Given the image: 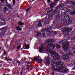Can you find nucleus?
<instances>
[{
  "mask_svg": "<svg viewBox=\"0 0 75 75\" xmlns=\"http://www.w3.org/2000/svg\"><path fill=\"white\" fill-rule=\"evenodd\" d=\"M16 61L18 64H20V61H18V60H16Z\"/></svg>",
  "mask_w": 75,
  "mask_h": 75,
  "instance_id": "obj_45",
  "label": "nucleus"
},
{
  "mask_svg": "<svg viewBox=\"0 0 75 75\" xmlns=\"http://www.w3.org/2000/svg\"><path fill=\"white\" fill-rule=\"evenodd\" d=\"M48 33H49V35H50L51 34V31H50V32H48Z\"/></svg>",
  "mask_w": 75,
  "mask_h": 75,
  "instance_id": "obj_50",
  "label": "nucleus"
},
{
  "mask_svg": "<svg viewBox=\"0 0 75 75\" xmlns=\"http://www.w3.org/2000/svg\"><path fill=\"white\" fill-rule=\"evenodd\" d=\"M6 14H8V13H6Z\"/></svg>",
  "mask_w": 75,
  "mask_h": 75,
  "instance_id": "obj_64",
  "label": "nucleus"
},
{
  "mask_svg": "<svg viewBox=\"0 0 75 75\" xmlns=\"http://www.w3.org/2000/svg\"><path fill=\"white\" fill-rule=\"evenodd\" d=\"M72 23V21L71 20H69L67 22V23L68 24H69L70 23Z\"/></svg>",
  "mask_w": 75,
  "mask_h": 75,
  "instance_id": "obj_29",
  "label": "nucleus"
},
{
  "mask_svg": "<svg viewBox=\"0 0 75 75\" xmlns=\"http://www.w3.org/2000/svg\"><path fill=\"white\" fill-rule=\"evenodd\" d=\"M55 6H56V4L55 3H53L51 4H50V8H54V7Z\"/></svg>",
  "mask_w": 75,
  "mask_h": 75,
  "instance_id": "obj_13",
  "label": "nucleus"
},
{
  "mask_svg": "<svg viewBox=\"0 0 75 75\" xmlns=\"http://www.w3.org/2000/svg\"><path fill=\"white\" fill-rule=\"evenodd\" d=\"M0 30H2V31L0 33V37H1L2 36H3L4 35V33H6V29H5V27H4L0 29Z\"/></svg>",
  "mask_w": 75,
  "mask_h": 75,
  "instance_id": "obj_8",
  "label": "nucleus"
},
{
  "mask_svg": "<svg viewBox=\"0 0 75 75\" xmlns=\"http://www.w3.org/2000/svg\"><path fill=\"white\" fill-rule=\"evenodd\" d=\"M61 53L62 54H64V52H63V51H61Z\"/></svg>",
  "mask_w": 75,
  "mask_h": 75,
  "instance_id": "obj_49",
  "label": "nucleus"
},
{
  "mask_svg": "<svg viewBox=\"0 0 75 75\" xmlns=\"http://www.w3.org/2000/svg\"><path fill=\"white\" fill-rule=\"evenodd\" d=\"M70 14L71 15H75V10L73 12L71 11Z\"/></svg>",
  "mask_w": 75,
  "mask_h": 75,
  "instance_id": "obj_24",
  "label": "nucleus"
},
{
  "mask_svg": "<svg viewBox=\"0 0 75 75\" xmlns=\"http://www.w3.org/2000/svg\"><path fill=\"white\" fill-rule=\"evenodd\" d=\"M8 69H5V70H7Z\"/></svg>",
  "mask_w": 75,
  "mask_h": 75,
  "instance_id": "obj_61",
  "label": "nucleus"
},
{
  "mask_svg": "<svg viewBox=\"0 0 75 75\" xmlns=\"http://www.w3.org/2000/svg\"><path fill=\"white\" fill-rule=\"evenodd\" d=\"M51 31V32L52 33L53 31H52V30L51 31Z\"/></svg>",
  "mask_w": 75,
  "mask_h": 75,
  "instance_id": "obj_55",
  "label": "nucleus"
},
{
  "mask_svg": "<svg viewBox=\"0 0 75 75\" xmlns=\"http://www.w3.org/2000/svg\"><path fill=\"white\" fill-rule=\"evenodd\" d=\"M26 69H28V67H26Z\"/></svg>",
  "mask_w": 75,
  "mask_h": 75,
  "instance_id": "obj_58",
  "label": "nucleus"
},
{
  "mask_svg": "<svg viewBox=\"0 0 75 75\" xmlns=\"http://www.w3.org/2000/svg\"><path fill=\"white\" fill-rule=\"evenodd\" d=\"M0 0L1 2H4L5 1V0Z\"/></svg>",
  "mask_w": 75,
  "mask_h": 75,
  "instance_id": "obj_47",
  "label": "nucleus"
},
{
  "mask_svg": "<svg viewBox=\"0 0 75 75\" xmlns=\"http://www.w3.org/2000/svg\"><path fill=\"white\" fill-rule=\"evenodd\" d=\"M74 69H75V67L73 69V70H74Z\"/></svg>",
  "mask_w": 75,
  "mask_h": 75,
  "instance_id": "obj_62",
  "label": "nucleus"
},
{
  "mask_svg": "<svg viewBox=\"0 0 75 75\" xmlns=\"http://www.w3.org/2000/svg\"><path fill=\"white\" fill-rule=\"evenodd\" d=\"M64 18L65 20L67 21V20H69V16H68L67 15H66L64 16Z\"/></svg>",
  "mask_w": 75,
  "mask_h": 75,
  "instance_id": "obj_16",
  "label": "nucleus"
},
{
  "mask_svg": "<svg viewBox=\"0 0 75 75\" xmlns=\"http://www.w3.org/2000/svg\"><path fill=\"white\" fill-rule=\"evenodd\" d=\"M47 2L48 3H50L51 2V0H47Z\"/></svg>",
  "mask_w": 75,
  "mask_h": 75,
  "instance_id": "obj_39",
  "label": "nucleus"
},
{
  "mask_svg": "<svg viewBox=\"0 0 75 75\" xmlns=\"http://www.w3.org/2000/svg\"><path fill=\"white\" fill-rule=\"evenodd\" d=\"M16 29L18 31H21V30H22V29L20 28V27L18 26H16Z\"/></svg>",
  "mask_w": 75,
  "mask_h": 75,
  "instance_id": "obj_18",
  "label": "nucleus"
},
{
  "mask_svg": "<svg viewBox=\"0 0 75 75\" xmlns=\"http://www.w3.org/2000/svg\"><path fill=\"white\" fill-rule=\"evenodd\" d=\"M37 62L38 63H41V62H42V60L41 59H39L38 61H37Z\"/></svg>",
  "mask_w": 75,
  "mask_h": 75,
  "instance_id": "obj_32",
  "label": "nucleus"
},
{
  "mask_svg": "<svg viewBox=\"0 0 75 75\" xmlns=\"http://www.w3.org/2000/svg\"><path fill=\"white\" fill-rule=\"evenodd\" d=\"M56 47L57 48H61V45L57 44L56 45Z\"/></svg>",
  "mask_w": 75,
  "mask_h": 75,
  "instance_id": "obj_28",
  "label": "nucleus"
},
{
  "mask_svg": "<svg viewBox=\"0 0 75 75\" xmlns=\"http://www.w3.org/2000/svg\"><path fill=\"white\" fill-rule=\"evenodd\" d=\"M2 25V22H0V25Z\"/></svg>",
  "mask_w": 75,
  "mask_h": 75,
  "instance_id": "obj_51",
  "label": "nucleus"
},
{
  "mask_svg": "<svg viewBox=\"0 0 75 75\" xmlns=\"http://www.w3.org/2000/svg\"><path fill=\"white\" fill-rule=\"evenodd\" d=\"M31 9V7H29L28 8V9H27L26 10V11L27 12H28V11H30V9Z\"/></svg>",
  "mask_w": 75,
  "mask_h": 75,
  "instance_id": "obj_33",
  "label": "nucleus"
},
{
  "mask_svg": "<svg viewBox=\"0 0 75 75\" xmlns=\"http://www.w3.org/2000/svg\"><path fill=\"white\" fill-rule=\"evenodd\" d=\"M63 7H64V4H60L57 6L55 8L56 9H59L60 8H62Z\"/></svg>",
  "mask_w": 75,
  "mask_h": 75,
  "instance_id": "obj_10",
  "label": "nucleus"
},
{
  "mask_svg": "<svg viewBox=\"0 0 75 75\" xmlns=\"http://www.w3.org/2000/svg\"><path fill=\"white\" fill-rule=\"evenodd\" d=\"M53 24H55V21H53Z\"/></svg>",
  "mask_w": 75,
  "mask_h": 75,
  "instance_id": "obj_48",
  "label": "nucleus"
},
{
  "mask_svg": "<svg viewBox=\"0 0 75 75\" xmlns=\"http://www.w3.org/2000/svg\"><path fill=\"white\" fill-rule=\"evenodd\" d=\"M55 45L51 43H50L47 45L46 49L48 52H50V51H51L52 50H54V49L55 48Z\"/></svg>",
  "mask_w": 75,
  "mask_h": 75,
  "instance_id": "obj_5",
  "label": "nucleus"
},
{
  "mask_svg": "<svg viewBox=\"0 0 75 75\" xmlns=\"http://www.w3.org/2000/svg\"><path fill=\"white\" fill-rule=\"evenodd\" d=\"M73 54L72 52H70L68 54H64L62 55V58L66 62H68L69 61V56H73Z\"/></svg>",
  "mask_w": 75,
  "mask_h": 75,
  "instance_id": "obj_4",
  "label": "nucleus"
},
{
  "mask_svg": "<svg viewBox=\"0 0 75 75\" xmlns=\"http://www.w3.org/2000/svg\"><path fill=\"white\" fill-rule=\"evenodd\" d=\"M73 53H74V54H75V50L74 51H73Z\"/></svg>",
  "mask_w": 75,
  "mask_h": 75,
  "instance_id": "obj_52",
  "label": "nucleus"
},
{
  "mask_svg": "<svg viewBox=\"0 0 75 75\" xmlns=\"http://www.w3.org/2000/svg\"><path fill=\"white\" fill-rule=\"evenodd\" d=\"M6 6L7 7H8L9 9H12V8H11V6L10 5H6Z\"/></svg>",
  "mask_w": 75,
  "mask_h": 75,
  "instance_id": "obj_25",
  "label": "nucleus"
},
{
  "mask_svg": "<svg viewBox=\"0 0 75 75\" xmlns=\"http://www.w3.org/2000/svg\"><path fill=\"white\" fill-rule=\"evenodd\" d=\"M62 15H64V16H66V15H67V12H65L63 13Z\"/></svg>",
  "mask_w": 75,
  "mask_h": 75,
  "instance_id": "obj_36",
  "label": "nucleus"
},
{
  "mask_svg": "<svg viewBox=\"0 0 75 75\" xmlns=\"http://www.w3.org/2000/svg\"><path fill=\"white\" fill-rule=\"evenodd\" d=\"M57 13V9L54 10L53 11L52 13V14L51 15V18H52V17H53V16H54V14H55V13Z\"/></svg>",
  "mask_w": 75,
  "mask_h": 75,
  "instance_id": "obj_11",
  "label": "nucleus"
},
{
  "mask_svg": "<svg viewBox=\"0 0 75 75\" xmlns=\"http://www.w3.org/2000/svg\"><path fill=\"white\" fill-rule=\"evenodd\" d=\"M56 64L57 65L55 66L52 67V69L54 71H59L62 72L63 73H65L68 71V69H65L63 70V69L65 68L64 66V62H56Z\"/></svg>",
  "mask_w": 75,
  "mask_h": 75,
  "instance_id": "obj_1",
  "label": "nucleus"
},
{
  "mask_svg": "<svg viewBox=\"0 0 75 75\" xmlns=\"http://www.w3.org/2000/svg\"><path fill=\"white\" fill-rule=\"evenodd\" d=\"M21 75H23V72H21Z\"/></svg>",
  "mask_w": 75,
  "mask_h": 75,
  "instance_id": "obj_56",
  "label": "nucleus"
},
{
  "mask_svg": "<svg viewBox=\"0 0 75 75\" xmlns=\"http://www.w3.org/2000/svg\"><path fill=\"white\" fill-rule=\"evenodd\" d=\"M58 14L56 15L55 17L56 20L58 22H59L60 21L61 16H62V13L61 12L58 11Z\"/></svg>",
  "mask_w": 75,
  "mask_h": 75,
  "instance_id": "obj_6",
  "label": "nucleus"
},
{
  "mask_svg": "<svg viewBox=\"0 0 75 75\" xmlns=\"http://www.w3.org/2000/svg\"><path fill=\"white\" fill-rule=\"evenodd\" d=\"M72 50H75V47H73L72 48Z\"/></svg>",
  "mask_w": 75,
  "mask_h": 75,
  "instance_id": "obj_46",
  "label": "nucleus"
},
{
  "mask_svg": "<svg viewBox=\"0 0 75 75\" xmlns=\"http://www.w3.org/2000/svg\"><path fill=\"white\" fill-rule=\"evenodd\" d=\"M59 44L62 45L63 49L65 52H67L68 51V48L67 47H69V43L65 41V40H63L59 42Z\"/></svg>",
  "mask_w": 75,
  "mask_h": 75,
  "instance_id": "obj_2",
  "label": "nucleus"
},
{
  "mask_svg": "<svg viewBox=\"0 0 75 75\" xmlns=\"http://www.w3.org/2000/svg\"><path fill=\"white\" fill-rule=\"evenodd\" d=\"M1 19L2 20V21H3V19L2 18H1Z\"/></svg>",
  "mask_w": 75,
  "mask_h": 75,
  "instance_id": "obj_59",
  "label": "nucleus"
},
{
  "mask_svg": "<svg viewBox=\"0 0 75 75\" xmlns=\"http://www.w3.org/2000/svg\"><path fill=\"white\" fill-rule=\"evenodd\" d=\"M55 40L54 39H50L47 40H46V42L47 43H49L50 42H55Z\"/></svg>",
  "mask_w": 75,
  "mask_h": 75,
  "instance_id": "obj_12",
  "label": "nucleus"
},
{
  "mask_svg": "<svg viewBox=\"0 0 75 75\" xmlns=\"http://www.w3.org/2000/svg\"><path fill=\"white\" fill-rule=\"evenodd\" d=\"M6 48H8V46H7L6 47Z\"/></svg>",
  "mask_w": 75,
  "mask_h": 75,
  "instance_id": "obj_54",
  "label": "nucleus"
},
{
  "mask_svg": "<svg viewBox=\"0 0 75 75\" xmlns=\"http://www.w3.org/2000/svg\"><path fill=\"white\" fill-rule=\"evenodd\" d=\"M65 23V22L64 21V20L63 19H61L60 21V23H61V24H64V23Z\"/></svg>",
  "mask_w": 75,
  "mask_h": 75,
  "instance_id": "obj_26",
  "label": "nucleus"
},
{
  "mask_svg": "<svg viewBox=\"0 0 75 75\" xmlns=\"http://www.w3.org/2000/svg\"><path fill=\"white\" fill-rule=\"evenodd\" d=\"M27 63H28V64H30V62H28Z\"/></svg>",
  "mask_w": 75,
  "mask_h": 75,
  "instance_id": "obj_57",
  "label": "nucleus"
},
{
  "mask_svg": "<svg viewBox=\"0 0 75 75\" xmlns=\"http://www.w3.org/2000/svg\"><path fill=\"white\" fill-rule=\"evenodd\" d=\"M74 39H75V36L74 37Z\"/></svg>",
  "mask_w": 75,
  "mask_h": 75,
  "instance_id": "obj_63",
  "label": "nucleus"
},
{
  "mask_svg": "<svg viewBox=\"0 0 75 75\" xmlns=\"http://www.w3.org/2000/svg\"><path fill=\"white\" fill-rule=\"evenodd\" d=\"M21 47V45H20L19 46H18L17 47V49L18 50H19V49Z\"/></svg>",
  "mask_w": 75,
  "mask_h": 75,
  "instance_id": "obj_35",
  "label": "nucleus"
},
{
  "mask_svg": "<svg viewBox=\"0 0 75 75\" xmlns=\"http://www.w3.org/2000/svg\"><path fill=\"white\" fill-rule=\"evenodd\" d=\"M39 58H40V57H36L32 60V61H38V59Z\"/></svg>",
  "mask_w": 75,
  "mask_h": 75,
  "instance_id": "obj_22",
  "label": "nucleus"
},
{
  "mask_svg": "<svg viewBox=\"0 0 75 75\" xmlns=\"http://www.w3.org/2000/svg\"><path fill=\"white\" fill-rule=\"evenodd\" d=\"M37 34L38 36H40V37H41L42 36L41 33L40 32H38Z\"/></svg>",
  "mask_w": 75,
  "mask_h": 75,
  "instance_id": "obj_27",
  "label": "nucleus"
},
{
  "mask_svg": "<svg viewBox=\"0 0 75 75\" xmlns=\"http://www.w3.org/2000/svg\"><path fill=\"white\" fill-rule=\"evenodd\" d=\"M45 33H44L43 34V37H45Z\"/></svg>",
  "mask_w": 75,
  "mask_h": 75,
  "instance_id": "obj_41",
  "label": "nucleus"
},
{
  "mask_svg": "<svg viewBox=\"0 0 75 75\" xmlns=\"http://www.w3.org/2000/svg\"><path fill=\"white\" fill-rule=\"evenodd\" d=\"M72 3H73V2L72 1H67L66 2V4H71L73 6H74V5L72 4Z\"/></svg>",
  "mask_w": 75,
  "mask_h": 75,
  "instance_id": "obj_19",
  "label": "nucleus"
},
{
  "mask_svg": "<svg viewBox=\"0 0 75 75\" xmlns=\"http://www.w3.org/2000/svg\"><path fill=\"white\" fill-rule=\"evenodd\" d=\"M5 2L4 3H5V5H6V4H7V1H6V0H5Z\"/></svg>",
  "mask_w": 75,
  "mask_h": 75,
  "instance_id": "obj_43",
  "label": "nucleus"
},
{
  "mask_svg": "<svg viewBox=\"0 0 75 75\" xmlns=\"http://www.w3.org/2000/svg\"><path fill=\"white\" fill-rule=\"evenodd\" d=\"M3 10L4 11V13L5 14V13H6V11L8 10V8L7 7L5 6L4 7Z\"/></svg>",
  "mask_w": 75,
  "mask_h": 75,
  "instance_id": "obj_21",
  "label": "nucleus"
},
{
  "mask_svg": "<svg viewBox=\"0 0 75 75\" xmlns=\"http://www.w3.org/2000/svg\"><path fill=\"white\" fill-rule=\"evenodd\" d=\"M72 28H66L64 29L63 32L65 33H66L67 32V33L66 34V35H68L69 34V32H71V31H72Z\"/></svg>",
  "mask_w": 75,
  "mask_h": 75,
  "instance_id": "obj_7",
  "label": "nucleus"
},
{
  "mask_svg": "<svg viewBox=\"0 0 75 75\" xmlns=\"http://www.w3.org/2000/svg\"><path fill=\"white\" fill-rule=\"evenodd\" d=\"M39 23L38 24V27H41L42 26V24L41 23V21H38Z\"/></svg>",
  "mask_w": 75,
  "mask_h": 75,
  "instance_id": "obj_23",
  "label": "nucleus"
},
{
  "mask_svg": "<svg viewBox=\"0 0 75 75\" xmlns=\"http://www.w3.org/2000/svg\"><path fill=\"white\" fill-rule=\"evenodd\" d=\"M43 31H46V32H50V29L48 28H45L42 30Z\"/></svg>",
  "mask_w": 75,
  "mask_h": 75,
  "instance_id": "obj_14",
  "label": "nucleus"
},
{
  "mask_svg": "<svg viewBox=\"0 0 75 75\" xmlns=\"http://www.w3.org/2000/svg\"><path fill=\"white\" fill-rule=\"evenodd\" d=\"M43 48H44L43 47H40L39 49V52H41L42 53H44V52H43V51H44Z\"/></svg>",
  "mask_w": 75,
  "mask_h": 75,
  "instance_id": "obj_17",
  "label": "nucleus"
},
{
  "mask_svg": "<svg viewBox=\"0 0 75 75\" xmlns=\"http://www.w3.org/2000/svg\"><path fill=\"white\" fill-rule=\"evenodd\" d=\"M50 54L52 55L53 58L54 60H59L60 59V56H59V54H57L56 52L54 50L50 52Z\"/></svg>",
  "mask_w": 75,
  "mask_h": 75,
  "instance_id": "obj_3",
  "label": "nucleus"
},
{
  "mask_svg": "<svg viewBox=\"0 0 75 75\" xmlns=\"http://www.w3.org/2000/svg\"><path fill=\"white\" fill-rule=\"evenodd\" d=\"M45 60L46 61V62H45L46 65L48 66L49 64H50V59L48 58H46L45 59Z\"/></svg>",
  "mask_w": 75,
  "mask_h": 75,
  "instance_id": "obj_9",
  "label": "nucleus"
},
{
  "mask_svg": "<svg viewBox=\"0 0 75 75\" xmlns=\"http://www.w3.org/2000/svg\"><path fill=\"white\" fill-rule=\"evenodd\" d=\"M3 3V4H6V3H5V2H4V3Z\"/></svg>",
  "mask_w": 75,
  "mask_h": 75,
  "instance_id": "obj_60",
  "label": "nucleus"
},
{
  "mask_svg": "<svg viewBox=\"0 0 75 75\" xmlns=\"http://www.w3.org/2000/svg\"><path fill=\"white\" fill-rule=\"evenodd\" d=\"M54 34H55V35H56V34H57V32H55L54 33Z\"/></svg>",
  "mask_w": 75,
  "mask_h": 75,
  "instance_id": "obj_53",
  "label": "nucleus"
},
{
  "mask_svg": "<svg viewBox=\"0 0 75 75\" xmlns=\"http://www.w3.org/2000/svg\"><path fill=\"white\" fill-rule=\"evenodd\" d=\"M54 71H53L52 72V73H51V74L52 75H54Z\"/></svg>",
  "mask_w": 75,
  "mask_h": 75,
  "instance_id": "obj_40",
  "label": "nucleus"
},
{
  "mask_svg": "<svg viewBox=\"0 0 75 75\" xmlns=\"http://www.w3.org/2000/svg\"><path fill=\"white\" fill-rule=\"evenodd\" d=\"M18 24V25H24V23L21 22H19Z\"/></svg>",
  "mask_w": 75,
  "mask_h": 75,
  "instance_id": "obj_31",
  "label": "nucleus"
},
{
  "mask_svg": "<svg viewBox=\"0 0 75 75\" xmlns=\"http://www.w3.org/2000/svg\"><path fill=\"white\" fill-rule=\"evenodd\" d=\"M54 3L56 4H58V2L59 1V0H54Z\"/></svg>",
  "mask_w": 75,
  "mask_h": 75,
  "instance_id": "obj_30",
  "label": "nucleus"
},
{
  "mask_svg": "<svg viewBox=\"0 0 75 75\" xmlns=\"http://www.w3.org/2000/svg\"><path fill=\"white\" fill-rule=\"evenodd\" d=\"M42 21L43 22H44L45 23H46L47 21H48V19L47 18H44L43 19H42Z\"/></svg>",
  "mask_w": 75,
  "mask_h": 75,
  "instance_id": "obj_20",
  "label": "nucleus"
},
{
  "mask_svg": "<svg viewBox=\"0 0 75 75\" xmlns=\"http://www.w3.org/2000/svg\"><path fill=\"white\" fill-rule=\"evenodd\" d=\"M24 47H25V49H28L30 48V45H29L28 44L27 45V44L25 43L24 45Z\"/></svg>",
  "mask_w": 75,
  "mask_h": 75,
  "instance_id": "obj_15",
  "label": "nucleus"
},
{
  "mask_svg": "<svg viewBox=\"0 0 75 75\" xmlns=\"http://www.w3.org/2000/svg\"><path fill=\"white\" fill-rule=\"evenodd\" d=\"M53 9H51L49 11H48L47 12V13H49L50 12H51V11H52V10Z\"/></svg>",
  "mask_w": 75,
  "mask_h": 75,
  "instance_id": "obj_38",
  "label": "nucleus"
},
{
  "mask_svg": "<svg viewBox=\"0 0 75 75\" xmlns=\"http://www.w3.org/2000/svg\"><path fill=\"white\" fill-rule=\"evenodd\" d=\"M11 61V59H8V60H7V61Z\"/></svg>",
  "mask_w": 75,
  "mask_h": 75,
  "instance_id": "obj_44",
  "label": "nucleus"
},
{
  "mask_svg": "<svg viewBox=\"0 0 75 75\" xmlns=\"http://www.w3.org/2000/svg\"><path fill=\"white\" fill-rule=\"evenodd\" d=\"M15 3H16V0H13V5L15 4Z\"/></svg>",
  "mask_w": 75,
  "mask_h": 75,
  "instance_id": "obj_37",
  "label": "nucleus"
},
{
  "mask_svg": "<svg viewBox=\"0 0 75 75\" xmlns=\"http://www.w3.org/2000/svg\"><path fill=\"white\" fill-rule=\"evenodd\" d=\"M6 51H4V55H6Z\"/></svg>",
  "mask_w": 75,
  "mask_h": 75,
  "instance_id": "obj_42",
  "label": "nucleus"
},
{
  "mask_svg": "<svg viewBox=\"0 0 75 75\" xmlns=\"http://www.w3.org/2000/svg\"><path fill=\"white\" fill-rule=\"evenodd\" d=\"M40 47L42 48H44V44H43V43H41V47Z\"/></svg>",
  "mask_w": 75,
  "mask_h": 75,
  "instance_id": "obj_34",
  "label": "nucleus"
}]
</instances>
